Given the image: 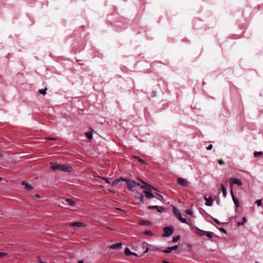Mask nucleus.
Listing matches in <instances>:
<instances>
[{
	"instance_id": "nucleus-1",
	"label": "nucleus",
	"mask_w": 263,
	"mask_h": 263,
	"mask_svg": "<svg viewBox=\"0 0 263 263\" xmlns=\"http://www.w3.org/2000/svg\"><path fill=\"white\" fill-rule=\"evenodd\" d=\"M51 168L53 171L60 170L64 172L70 173L72 171L71 166H66L64 164H59L57 163H51Z\"/></svg>"
},
{
	"instance_id": "nucleus-32",
	"label": "nucleus",
	"mask_w": 263,
	"mask_h": 263,
	"mask_svg": "<svg viewBox=\"0 0 263 263\" xmlns=\"http://www.w3.org/2000/svg\"><path fill=\"white\" fill-rule=\"evenodd\" d=\"M144 233L149 236H152L153 235V233L150 230H146L144 232Z\"/></svg>"
},
{
	"instance_id": "nucleus-20",
	"label": "nucleus",
	"mask_w": 263,
	"mask_h": 263,
	"mask_svg": "<svg viewBox=\"0 0 263 263\" xmlns=\"http://www.w3.org/2000/svg\"><path fill=\"white\" fill-rule=\"evenodd\" d=\"M233 201L235 204V206L236 208H238L239 206V202L238 199L236 198L235 197H233V198H232Z\"/></svg>"
},
{
	"instance_id": "nucleus-15",
	"label": "nucleus",
	"mask_w": 263,
	"mask_h": 263,
	"mask_svg": "<svg viewBox=\"0 0 263 263\" xmlns=\"http://www.w3.org/2000/svg\"><path fill=\"white\" fill-rule=\"evenodd\" d=\"M206 202H205V205L206 206H211L212 205L213 203V199L211 197L210 198L205 197Z\"/></svg>"
},
{
	"instance_id": "nucleus-26",
	"label": "nucleus",
	"mask_w": 263,
	"mask_h": 263,
	"mask_svg": "<svg viewBox=\"0 0 263 263\" xmlns=\"http://www.w3.org/2000/svg\"><path fill=\"white\" fill-rule=\"evenodd\" d=\"M135 158L138 160L139 162H141L142 163L145 164L146 163V161L142 159L141 158L138 156H135Z\"/></svg>"
},
{
	"instance_id": "nucleus-37",
	"label": "nucleus",
	"mask_w": 263,
	"mask_h": 263,
	"mask_svg": "<svg viewBox=\"0 0 263 263\" xmlns=\"http://www.w3.org/2000/svg\"><path fill=\"white\" fill-rule=\"evenodd\" d=\"M156 95V91H153L151 93V97H155Z\"/></svg>"
},
{
	"instance_id": "nucleus-31",
	"label": "nucleus",
	"mask_w": 263,
	"mask_h": 263,
	"mask_svg": "<svg viewBox=\"0 0 263 263\" xmlns=\"http://www.w3.org/2000/svg\"><path fill=\"white\" fill-rule=\"evenodd\" d=\"M185 213L186 214L190 215H192L193 214V212H192V211H191V210H189V209H186L185 211Z\"/></svg>"
},
{
	"instance_id": "nucleus-24",
	"label": "nucleus",
	"mask_w": 263,
	"mask_h": 263,
	"mask_svg": "<svg viewBox=\"0 0 263 263\" xmlns=\"http://www.w3.org/2000/svg\"><path fill=\"white\" fill-rule=\"evenodd\" d=\"M247 221V219L246 218V217H243L242 218V221H241V222H237V226H242Z\"/></svg>"
},
{
	"instance_id": "nucleus-45",
	"label": "nucleus",
	"mask_w": 263,
	"mask_h": 263,
	"mask_svg": "<svg viewBox=\"0 0 263 263\" xmlns=\"http://www.w3.org/2000/svg\"><path fill=\"white\" fill-rule=\"evenodd\" d=\"M231 195H232V198H233V197H235V196H234V193H233V189H232H232H231Z\"/></svg>"
},
{
	"instance_id": "nucleus-38",
	"label": "nucleus",
	"mask_w": 263,
	"mask_h": 263,
	"mask_svg": "<svg viewBox=\"0 0 263 263\" xmlns=\"http://www.w3.org/2000/svg\"><path fill=\"white\" fill-rule=\"evenodd\" d=\"M213 148V145L212 144H210L207 147H206V149L208 150H211Z\"/></svg>"
},
{
	"instance_id": "nucleus-43",
	"label": "nucleus",
	"mask_w": 263,
	"mask_h": 263,
	"mask_svg": "<svg viewBox=\"0 0 263 263\" xmlns=\"http://www.w3.org/2000/svg\"><path fill=\"white\" fill-rule=\"evenodd\" d=\"M84 46H85L84 45H82L80 48H78V50L79 51H80V50L83 49L84 48Z\"/></svg>"
},
{
	"instance_id": "nucleus-56",
	"label": "nucleus",
	"mask_w": 263,
	"mask_h": 263,
	"mask_svg": "<svg viewBox=\"0 0 263 263\" xmlns=\"http://www.w3.org/2000/svg\"><path fill=\"white\" fill-rule=\"evenodd\" d=\"M2 178L0 177V180H1Z\"/></svg>"
},
{
	"instance_id": "nucleus-29",
	"label": "nucleus",
	"mask_w": 263,
	"mask_h": 263,
	"mask_svg": "<svg viewBox=\"0 0 263 263\" xmlns=\"http://www.w3.org/2000/svg\"><path fill=\"white\" fill-rule=\"evenodd\" d=\"M179 221H180L182 223L187 224V220L185 218L182 217V216L178 219Z\"/></svg>"
},
{
	"instance_id": "nucleus-48",
	"label": "nucleus",
	"mask_w": 263,
	"mask_h": 263,
	"mask_svg": "<svg viewBox=\"0 0 263 263\" xmlns=\"http://www.w3.org/2000/svg\"><path fill=\"white\" fill-rule=\"evenodd\" d=\"M187 246L189 248H192L193 246L192 243H187Z\"/></svg>"
},
{
	"instance_id": "nucleus-13",
	"label": "nucleus",
	"mask_w": 263,
	"mask_h": 263,
	"mask_svg": "<svg viewBox=\"0 0 263 263\" xmlns=\"http://www.w3.org/2000/svg\"><path fill=\"white\" fill-rule=\"evenodd\" d=\"M21 184L24 185L26 190L28 191H31L33 189V186L28 184L25 181L23 180L21 182Z\"/></svg>"
},
{
	"instance_id": "nucleus-52",
	"label": "nucleus",
	"mask_w": 263,
	"mask_h": 263,
	"mask_svg": "<svg viewBox=\"0 0 263 263\" xmlns=\"http://www.w3.org/2000/svg\"><path fill=\"white\" fill-rule=\"evenodd\" d=\"M116 209H117V210L122 211V210L120 208H116Z\"/></svg>"
},
{
	"instance_id": "nucleus-49",
	"label": "nucleus",
	"mask_w": 263,
	"mask_h": 263,
	"mask_svg": "<svg viewBox=\"0 0 263 263\" xmlns=\"http://www.w3.org/2000/svg\"><path fill=\"white\" fill-rule=\"evenodd\" d=\"M156 194L157 195H158L160 197V198H161L162 200H164V198H163V197L162 195L159 194L158 193H156Z\"/></svg>"
},
{
	"instance_id": "nucleus-51",
	"label": "nucleus",
	"mask_w": 263,
	"mask_h": 263,
	"mask_svg": "<svg viewBox=\"0 0 263 263\" xmlns=\"http://www.w3.org/2000/svg\"><path fill=\"white\" fill-rule=\"evenodd\" d=\"M203 212H205V210H203V209H200V213L202 214V213H203Z\"/></svg>"
},
{
	"instance_id": "nucleus-27",
	"label": "nucleus",
	"mask_w": 263,
	"mask_h": 263,
	"mask_svg": "<svg viewBox=\"0 0 263 263\" xmlns=\"http://www.w3.org/2000/svg\"><path fill=\"white\" fill-rule=\"evenodd\" d=\"M262 154V152H257V151H255L254 152V156L255 157H257L260 155H261Z\"/></svg>"
},
{
	"instance_id": "nucleus-19",
	"label": "nucleus",
	"mask_w": 263,
	"mask_h": 263,
	"mask_svg": "<svg viewBox=\"0 0 263 263\" xmlns=\"http://www.w3.org/2000/svg\"><path fill=\"white\" fill-rule=\"evenodd\" d=\"M124 253H125V255H126L127 256H129L132 255V251H131L128 248L126 247V248H125V249L124 250Z\"/></svg>"
},
{
	"instance_id": "nucleus-54",
	"label": "nucleus",
	"mask_w": 263,
	"mask_h": 263,
	"mask_svg": "<svg viewBox=\"0 0 263 263\" xmlns=\"http://www.w3.org/2000/svg\"><path fill=\"white\" fill-rule=\"evenodd\" d=\"M49 139L54 140H55V139H54V138H49Z\"/></svg>"
},
{
	"instance_id": "nucleus-12",
	"label": "nucleus",
	"mask_w": 263,
	"mask_h": 263,
	"mask_svg": "<svg viewBox=\"0 0 263 263\" xmlns=\"http://www.w3.org/2000/svg\"><path fill=\"white\" fill-rule=\"evenodd\" d=\"M122 242H117L111 245L109 248L112 249H120L122 248Z\"/></svg>"
},
{
	"instance_id": "nucleus-16",
	"label": "nucleus",
	"mask_w": 263,
	"mask_h": 263,
	"mask_svg": "<svg viewBox=\"0 0 263 263\" xmlns=\"http://www.w3.org/2000/svg\"><path fill=\"white\" fill-rule=\"evenodd\" d=\"M135 197L139 199L140 202L142 203L144 202V196L142 193H137Z\"/></svg>"
},
{
	"instance_id": "nucleus-23",
	"label": "nucleus",
	"mask_w": 263,
	"mask_h": 263,
	"mask_svg": "<svg viewBox=\"0 0 263 263\" xmlns=\"http://www.w3.org/2000/svg\"><path fill=\"white\" fill-rule=\"evenodd\" d=\"M180 238V236L179 235L174 236L172 238V241L174 243L177 242L179 240Z\"/></svg>"
},
{
	"instance_id": "nucleus-34",
	"label": "nucleus",
	"mask_w": 263,
	"mask_h": 263,
	"mask_svg": "<svg viewBox=\"0 0 263 263\" xmlns=\"http://www.w3.org/2000/svg\"><path fill=\"white\" fill-rule=\"evenodd\" d=\"M153 250H154V251H160V252H163V249H162L161 248H155V249H153Z\"/></svg>"
},
{
	"instance_id": "nucleus-4",
	"label": "nucleus",
	"mask_w": 263,
	"mask_h": 263,
	"mask_svg": "<svg viewBox=\"0 0 263 263\" xmlns=\"http://www.w3.org/2000/svg\"><path fill=\"white\" fill-rule=\"evenodd\" d=\"M196 229L197 231H196L195 233L199 236H202L204 235V233H206V236L208 238H212L213 236V233L212 232L202 230L198 228H196Z\"/></svg>"
},
{
	"instance_id": "nucleus-11",
	"label": "nucleus",
	"mask_w": 263,
	"mask_h": 263,
	"mask_svg": "<svg viewBox=\"0 0 263 263\" xmlns=\"http://www.w3.org/2000/svg\"><path fill=\"white\" fill-rule=\"evenodd\" d=\"M173 212L175 216V217L179 219L182 217L181 213L179 211L177 208L174 206L173 208Z\"/></svg>"
},
{
	"instance_id": "nucleus-6",
	"label": "nucleus",
	"mask_w": 263,
	"mask_h": 263,
	"mask_svg": "<svg viewBox=\"0 0 263 263\" xmlns=\"http://www.w3.org/2000/svg\"><path fill=\"white\" fill-rule=\"evenodd\" d=\"M177 183L180 185L184 187H186L188 185L187 180L183 178H178L177 179Z\"/></svg>"
},
{
	"instance_id": "nucleus-10",
	"label": "nucleus",
	"mask_w": 263,
	"mask_h": 263,
	"mask_svg": "<svg viewBox=\"0 0 263 263\" xmlns=\"http://www.w3.org/2000/svg\"><path fill=\"white\" fill-rule=\"evenodd\" d=\"M178 246L175 245L172 247H167V249L163 250V252L164 253H171L172 251L176 250L178 249Z\"/></svg>"
},
{
	"instance_id": "nucleus-40",
	"label": "nucleus",
	"mask_w": 263,
	"mask_h": 263,
	"mask_svg": "<svg viewBox=\"0 0 263 263\" xmlns=\"http://www.w3.org/2000/svg\"><path fill=\"white\" fill-rule=\"evenodd\" d=\"M218 163L220 165H222L224 164V161L222 159H219L218 160Z\"/></svg>"
},
{
	"instance_id": "nucleus-14",
	"label": "nucleus",
	"mask_w": 263,
	"mask_h": 263,
	"mask_svg": "<svg viewBox=\"0 0 263 263\" xmlns=\"http://www.w3.org/2000/svg\"><path fill=\"white\" fill-rule=\"evenodd\" d=\"M70 226L72 227H83L85 224L83 222L77 221L71 223Z\"/></svg>"
},
{
	"instance_id": "nucleus-17",
	"label": "nucleus",
	"mask_w": 263,
	"mask_h": 263,
	"mask_svg": "<svg viewBox=\"0 0 263 263\" xmlns=\"http://www.w3.org/2000/svg\"><path fill=\"white\" fill-rule=\"evenodd\" d=\"M124 179V178H122V177H121L120 178H118V179H116L115 180H114V181L112 182L111 183V184L112 186H114V185H117L118 184H119L121 181H123V179Z\"/></svg>"
},
{
	"instance_id": "nucleus-44",
	"label": "nucleus",
	"mask_w": 263,
	"mask_h": 263,
	"mask_svg": "<svg viewBox=\"0 0 263 263\" xmlns=\"http://www.w3.org/2000/svg\"><path fill=\"white\" fill-rule=\"evenodd\" d=\"M149 251V248L148 247H146L145 249V250L144 251L143 254H145L147 253Z\"/></svg>"
},
{
	"instance_id": "nucleus-8",
	"label": "nucleus",
	"mask_w": 263,
	"mask_h": 263,
	"mask_svg": "<svg viewBox=\"0 0 263 263\" xmlns=\"http://www.w3.org/2000/svg\"><path fill=\"white\" fill-rule=\"evenodd\" d=\"M230 183L231 185L233 184H237L240 186L242 184V182L240 179L235 178H231Z\"/></svg>"
},
{
	"instance_id": "nucleus-22",
	"label": "nucleus",
	"mask_w": 263,
	"mask_h": 263,
	"mask_svg": "<svg viewBox=\"0 0 263 263\" xmlns=\"http://www.w3.org/2000/svg\"><path fill=\"white\" fill-rule=\"evenodd\" d=\"M85 135L89 140H91L92 138V132L91 131L86 132Z\"/></svg>"
},
{
	"instance_id": "nucleus-41",
	"label": "nucleus",
	"mask_w": 263,
	"mask_h": 263,
	"mask_svg": "<svg viewBox=\"0 0 263 263\" xmlns=\"http://www.w3.org/2000/svg\"><path fill=\"white\" fill-rule=\"evenodd\" d=\"M141 182H142V183H143V184L144 185H147V186H148L149 184L148 183H146L145 181H143V180H140Z\"/></svg>"
},
{
	"instance_id": "nucleus-42",
	"label": "nucleus",
	"mask_w": 263,
	"mask_h": 263,
	"mask_svg": "<svg viewBox=\"0 0 263 263\" xmlns=\"http://www.w3.org/2000/svg\"><path fill=\"white\" fill-rule=\"evenodd\" d=\"M6 255H7V253L0 252V257H1L2 256H5Z\"/></svg>"
},
{
	"instance_id": "nucleus-5",
	"label": "nucleus",
	"mask_w": 263,
	"mask_h": 263,
	"mask_svg": "<svg viewBox=\"0 0 263 263\" xmlns=\"http://www.w3.org/2000/svg\"><path fill=\"white\" fill-rule=\"evenodd\" d=\"M127 20L126 19L122 18L120 19V21L117 22L119 24H115V25L116 27H121L123 28H125L127 27L126 24H125Z\"/></svg>"
},
{
	"instance_id": "nucleus-53",
	"label": "nucleus",
	"mask_w": 263,
	"mask_h": 263,
	"mask_svg": "<svg viewBox=\"0 0 263 263\" xmlns=\"http://www.w3.org/2000/svg\"><path fill=\"white\" fill-rule=\"evenodd\" d=\"M35 196L37 197H40V195H38V194H36Z\"/></svg>"
},
{
	"instance_id": "nucleus-39",
	"label": "nucleus",
	"mask_w": 263,
	"mask_h": 263,
	"mask_svg": "<svg viewBox=\"0 0 263 263\" xmlns=\"http://www.w3.org/2000/svg\"><path fill=\"white\" fill-rule=\"evenodd\" d=\"M102 178L107 183H110V181L108 179L105 177H102Z\"/></svg>"
},
{
	"instance_id": "nucleus-21",
	"label": "nucleus",
	"mask_w": 263,
	"mask_h": 263,
	"mask_svg": "<svg viewBox=\"0 0 263 263\" xmlns=\"http://www.w3.org/2000/svg\"><path fill=\"white\" fill-rule=\"evenodd\" d=\"M152 224L151 221L147 220H143L139 223V224L142 226H148Z\"/></svg>"
},
{
	"instance_id": "nucleus-36",
	"label": "nucleus",
	"mask_w": 263,
	"mask_h": 263,
	"mask_svg": "<svg viewBox=\"0 0 263 263\" xmlns=\"http://www.w3.org/2000/svg\"><path fill=\"white\" fill-rule=\"evenodd\" d=\"M214 221L218 225L221 224V222L216 218H214Z\"/></svg>"
},
{
	"instance_id": "nucleus-33",
	"label": "nucleus",
	"mask_w": 263,
	"mask_h": 263,
	"mask_svg": "<svg viewBox=\"0 0 263 263\" xmlns=\"http://www.w3.org/2000/svg\"><path fill=\"white\" fill-rule=\"evenodd\" d=\"M157 208H159V206L158 205H149L148 206V209H157Z\"/></svg>"
},
{
	"instance_id": "nucleus-28",
	"label": "nucleus",
	"mask_w": 263,
	"mask_h": 263,
	"mask_svg": "<svg viewBox=\"0 0 263 263\" xmlns=\"http://www.w3.org/2000/svg\"><path fill=\"white\" fill-rule=\"evenodd\" d=\"M255 203L258 206H260L261 205V204H262V200L261 199H257Z\"/></svg>"
},
{
	"instance_id": "nucleus-50",
	"label": "nucleus",
	"mask_w": 263,
	"mask_h": 263,
	"mask_svg": "<svg viewBox=\"0 0 263 263\" xmlns=\"http://www.w3.org/2000/svg\"><path fill=\"white\" fill-rule=\"evenodd\" d=\"M132 255H134V256H138V254L134 252H132Z\"/></svg>"
},
{
	"instance_id": "nucleus-25",
	"label": "nucleus",
	"mask_w": 263,
	"mask_h": 263,
	"mask_svg": "<svg viewBox=\"0 0 263 263\" xmlns=\"http://www.w3.org/2000/svg\"><path fill=\"white\" fill-rule=\"evenodd\" d=\"M47 88L45 87L44 89H41L39 90V92L43 95H45L47 93Z\"/></svg>"
},
{
	"instance_id": "nucleus-9",
	"label": "nucleus",
	"mask_w": 263,
	"mask_h": 263,
	"mask_svg": "<svg viewBox=\"0 0 263 263\" xmlns=\"http://www.w3.org/2000/svg\"><path fill=\"white\" fill-rule=\"evenodd\" d=\"M143 193L145 194L146 197L148 199H152L155 197V196L149 189L144 190Z\"/></svg>"
},
{
	"instance_id": "nucleus-3",
	"label": "nucleus",
	"mask_w": 263,
	"mask_h": 263,
	"mask_svg": "<svg viewBox=\"0 0 263 263\" xmlns=\"http://www.w3.org/2000/svg\"><path fill=\"white\" fill-rule=\"evenodd\" d=\"M163 233L162 236L164 237H168L171 236L174 232V228L172 226H165L163 228Z\"/></svg>"
},
{
	"instance_id": "nucleus-47",
	"label": "nucleus",
	"mask_w": 263,
	"mask_h": 263,
	"mask_svg": "<svg viewBox=\"0 0 263 263\" xmlns=\"http://www.w3.org/2000/svg\"><path fill=\"white\" fill-rule=\"evenodd\" d=\"M147 186H147V185H141L140 187L142 188V189H145V190H146L147 189V188H146Z\"/></svg>"
},
{
	"instance_id": "nucleus-35",
	"label": "nucleus",
	"mask_w": 263,
	"mask_h": 263,
	"mask_svg": "<svg viewBox=\"0 0 263 263\" xmlns=\"http://www.w3.org/2000/svg\"><path fill=\"white\" fill-rule=\"evenodd\" d=\"M221 232L224 233H227V231L226 230L224 229V228H219V229Z\"/></svg>"
},
{
	"instance_id": "nucleus-46",
	"label": "nucleus",
	"mask_w": 263,
	"mask_h": 263,
	"mask_svg": "<svg viewBox=\"0 0 263 263\" xmlns=\"http://www.w3.org/2000/svg\"><path fill=\"white\" fill-rule=\"evenodd\" d=\"M148 187L151 188V189H153L154 190H156V191L157 190L156 187L153 186L152 185H151L150 184H149Z\"/></svg>"
},
{
	"instance_id": "nucleus-30",
	"label": "nucleus",
	"mask_w": 263,
	"mask_h": 263,
	"mask_svg": "<svg viewBox=\"0 0 263 263\" xmlns=\"http://www.w3.org/2000/svg\"><path fill=\"white\" fill-rule=\"evenodd\" d=\"M165 209L163 207L159 206V208H157V211L159 213H162V212L164 211Z\"/></svg>"
},
{
	"instance_id": "nucleus-55",
	"label": "nucleus",
	"mask_w": 263,
	"mask_h": 263,
	"mask_svg": "<svg viewBox=\"0 0 263 263\" xmlns=\"http://www.w3.org/2000/svg\"><path fill=\"white\" fill-rule=\"evenodd\" d=\"M255 263H259V262H257V261H256Z\"/></svg>"
},
{
	"instance_id": "nucleus-7",
	"label": "nucleus",
	"mask_w": 263,
	"mask_h": 263,
	"mask_svg": "<svg viewBox=\"0 0 263 263\" xmlns=\"http://www.w3.org/2000/svg\"><path fill=\"white\" fill-rule=\"evenodd\" d=\"M62 203L65 205H68L71 206H74L76 205V202L70 198H65Z\"/></svg>"
},
{
	"instance_id": "nucleus-18",
	"label": "nucleus",
	"mask_w": 263,
	"mask_h": 263,
	"mask_svg": "<svg viewBox=\"0 0 263 263\" xmlns=\"http://www.w3.org/2000/svg\"><path fill=\"white\" fill-rule=\"evenodd\" d=\"M221 191L222 192L223 197L226 198L227 195V190L223 184H221Z\"/></svg>"
},
{
	"instance_id": "nucleus-2",
	"label": "nucleus",
	"mask_w": 263,
	"mask_h": 263,
	"mask_svg": "<svg viewBox=\"0 0 263 263\" xmlns=\"http://www.w3.org/2000/svg\"><path fill=\"white\" fill-rule=\"evenodd\" d=\"M123 181L126 182V185L127 187L130 191H133V188L136 186H140L139 183L137 182L136 181L124 178Z\"/></svg>"
}]
</instances>
